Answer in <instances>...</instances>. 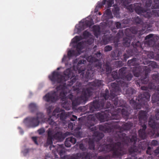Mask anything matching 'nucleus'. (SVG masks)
Instances as JSON below:
<instances>
[{
	"label": "nucleus",
	"instance_id": "1",
	"mask_svg": "<svg viewBox=\"0 0 159 159\" xmlns=\"http://www.w3.org/2000/svg\"><path fill=\"white\" fill-rule=\"evenodd\" d=\"M111 75L113 80H116V82L111 84L112 91L109 94V90L106 89L105 91L100 93V98L94 100L92 102L81 108L83 110H87V112H93L96 109H100L103 108L104 105L105 100L109 98L111 100L113 104L116 107H118L115 110L116 111L112 112L111 114L112 118L115 119L116 120H119L121 118V115L127 120L130 118V113L128 109L125 107V102L123 99L119 100L117 95L120 94L121 92L120 87H122L124 89L128 87V83L125 82L126 80L129 81L131 80L133 76L132 74L129 73L127 71L126 67H123L120 68L118 71V75L117 71H113Z\"/></svg>",
	"mask_w": 159,
	"mask_h": 159
},
{
	"label": "nucleus",
	"instance_id": "2",
	"mask_svg": "<svg viewBox=\"0 0 159 159\" xmlns=\"http://www.w3.org/2000/svg\"><path fill=\"white\" fill-rule=\"evenodd\" d=\"M71 77L70 80L68 82L67 84L64 83L63 85L60 84L57 87L56 89L57 91L61 90L59 95L58 92H54L47 94L43 98L44 99L48 102H56L59 98L63 102L62 106L64 107V103L65 105L67 103L66 101V96L67 91L69 90L67 86H71L78 79V75L75 76L73 72L70 68H68L64 72L63 75H61L59 72L54 71L51 75H49V78L53 84L55 83H63Z\"/></svg>",
	"mask_w": 159,
	"mask_h": 159
},
{
	"label": "nucleus",
	"instance_id": "3",
	"mask_svg": "<svg viewBox=\"0 0 159 159\" xmlns=\"http://www.w3.org/2000/svg\"><path fill=\"white\" fill-rule=\"evenodd\" d=\"M117 123L119 128L115 129H118L119 131H116V133L115 134L113 138L110 139L109 141L112 142L114 140L119 141L114 143L100 145L98 147V151L99 152H111L112 156L114 158H120L125 154L124 149V145L125 144L123 143V140L122 136H119L120 134L121 133L125 134L123 132V130H127L130 129L132 126V124L130 123H126L124 124L122 127L120 126L118 121H116ZM125 136L131 138V136Z\"/></svg>",
	"mask_w": 159,
	"mask_h": 159
},
{
	"label": "nucleus",
	"instance_id": "4",
	"mask_svg": "<svg viewBox=\"0 0 159 159\" xmlns=\"http://www.w3.org/2000/svg\"><path fill=\"white\" fill-rule=\"evenodd\" d=\"M132 45L133 48L132 49H127V54L125 53L123 56L122 60L125 61L130 57L135 55L136 58H134L128 60V64L129 66H136L134 67L133 73L134 76L139 77L140 75L141 67L139 66L140 64H142L143 61V58L141 57V51L142 50V44L139 41L134 40L132 42Z\"/></svg>",
	"mask_w": 159,
	"mask_h": 159
},
{
	"label": "nucleus",
	"instance_id": "5",
	"mask_svg": "<svg viewBox=\"0 0 159 159\" xmlns=\"http://www.w3.org/2000/svg\"><path fill=\"white\" fill-rule=\"evenodd\" d=\"M103 81L102 80H95L91 82L88 83L89 86L83 90L81 95L74 99V97L72 94L67 96V98L70 99L72 102L73 106H75L80 104H84L86 102L88 99L95 92L94 90L97 88L103 85Z\"/></svg>",
	"mask_w": 159,
	"mask_h": 159
},
{
	"label": "nucleus",
	"instance_id": "6",
	"mask_svg": "<svg viewBox=\"0 0 159 159\" xmlns=\"http://www.w3.org/2000/svg\"><path fill=\"white\" fill-rule=\"evenodd\" d=\"M120 136H122L123 140V143L125 144V146H128L129 143L132 144V146L129 149V152L131 154L135 155L137 152L139 153L142 150H144L147 149L146 153L147 154L151 155L153 153L152 149L149 146V143L146 141H143L139 142L138 146H136L137 142V135L136 134L131 136V138L125 136V134L121 133H119Z\"/></svg>",
	"mask_w": 159,
	"mask_h": 159
},
{
	"label": "nucleus",
	"instance_id": "7",
	"mask_svg": "<svg viewBox=\"0 0 159 159\" xmlns=\"http://www.w3.org/2000/svg\"><path fill=\"white\" fill-rule=\"evenodd\" d=\"M119 127L116 121L111 120V121L106 123L103 125H99L93 127L92 126L89 129L93 132V136L95 137V138L96 140L97 139V141L98 142L104 136L103 133L97 131L98 129L102 131L105 133H110L115 132V129L118 128Z\"/></svg>",
	"mask_w": 159,
	"mask_h": 159
},
{
	"label": "nucleus",
	"instance_id": "8",
	"mask_svg": "<svg viewBox=\"0 0 159 159\" xmlns=\"http://www.w3.org/2000/svg\"><path fill=\"white\" fill-rule=\"evenodd\" d=\"M62 131V129L58 127H56L54 129L52 127H50L47 130L48 138L46 146L50 145L49 147L50 150L52 149V147H54V146L52 145L53 139L61 141L69 133V132H66L63 134Z\"/></svg>",
	"mask_w": 159,
	"mask_h": 159
},
{
	"label": "nucleus",
	"instance_id": "9",
	"mask_svg": "<svg viewBox=\"0 0 159 159\" xmlns=\"http://www.w3.org/2000/svg\"><path fill=\"white\" fill-rule=\"evenodd\" d=\"M107 111L106 110L105 112H98L95 114V116L93 115H89L87 118V121L85 123V125L88 128H90L94 126L97 123V118L101 122H103L105 121H107L109 120H116L115 119L112 118V116L111 114L112 112L110 111L107 115Z\"/></svg>",
	"mask_w": 159,
	"mask_h": 159
},
{
	"label": "nucleus",
	"instance_id": "10",
	"mask_svg": "<svg viewBox=\"0 0 159 159\" xmlns=\"http://www.w3.org/2000/svg\"><path fill=\"white\" fill-rule=\"evenodd\" d=\"M152 82H150L148 85V88L150 89H154L157 91L152 96V102L154 103L157 101V106L159 107V85L155 86V84L159 83V74H155L152 75ZM155 117L157 120H159V107L156 109Z\"/></svg>",
	"mask_w": 159,
	"mask_h": 159
},
{
	"label": "nucleus",
	"instance_id": "11",
	"mask_svg": "<svg viewBox=\"0 0 159 159\" xmlns=\"http://www.w3.org/2000/svg\"><path fill=\"white\" fill-rule=\"evenodd\" d=\"M150 95L148 92H144L140 93L135 98L136 101L132 99L130 101V103L134 109H140L142 107L145 106L148 107V102L149 101Z\"/></svg>",
	"mask_w": 159,
	"mask_h": 159
},
{
	"label": "nucleus",
	"instance_id": "12",
	"mask_svg": "<svg viewBox=\"0 0 159 159\" xmlns=\"http://www.w3.org/2000/svg\"><path fill=\"white\" fill-rule=\"evenodd\" d=\"M86 63V61L85 60H80L78 63L77 66V69L78 70L79 74L81 73L80 75V77L84 79V80L85 82H88L89 80L93 79L94 75V71L92 70V69H90V70H87L86 74L84 75V72L85 68V66L83 65L81 66V65H84Z\"/></svg>",
	"mask_w": 159,
	"mask_h": 159
},
{
	"label": "nucleus",
	"instance_id": "13",
	"mask_svg": "<svg viewBox=\"0 0 159 159\" xmlns=\"http://www.w3.org/2000/svg\"><path fill=\"white\" fill-rule=\"evenodd\" d=\"M102 55L100 51L94 53L93 56H90L87 58V60L90 63H94L95 67L101 69L102 68V63L100 62L102 59Z\"/></svg>",
	"mask_w": 159,
	"mask_h": 159
},
{
	"label": "nucleus",
	"instance_id": "14",
	"mask_svg": "<svg viewBox=\"0 0 159 159\" xmlns=\"http://www.w3.org/2000/svg\"><path fill=\"white\" fill-rule=\"evenodd\" d=\"M148 39V40L145 42V45L149 47H152L154 49V50L155 51H157V49L156 46L158 43L156 45V43L159 39V37L156 35L154 36L153 34H150L145 37V40Z\"/></svg>",
	"mask_w": 159,
	"mask_h": 159
},
{
	"label": "nucleus",
	"instance_id": "15",
	"mask_svg": "<svg viewBox=\"0 0 159 159\" xmlns=\"http://www.w3.org/2000/svg\"><path fill=\"white\" fill-rule=\"evenodd\" d=\"M96 156V154L94 152H84L77 154L75 156H70L68 159H92Z\"/></svg>",
	"mask_w": 159,
	"mask_h": 159
},
{
	"label": "nucleus",
	"instance_id": "16",
	"mask_svg": "<svg viewBox=\"0 0 159 159\" xmlns=\"http://www.w3.org/2000/svg\"><path fill=\"white\" fill-rule=\"evenodd\" d=\"M141 4L140 3H136L134 11L135 12L139 15H142L147 18H150L151 16V12L148 11V10L145 9L141 7Z\"/></svg>",
	"mask_w": 159,
	"mask_h": 159
},
{
	"label": "nucleus",
	"instance_id": "17",
	"mask_svg": "<svg viewBox=\"0 0 159 159\" xmlns=\"http://www.w3.org/2000/svg\"><path fill=\"white\" fill-rule=\"evenodd\" d=\"M59 111V109H55L53 111L52 115L57 118L59 117L60 120L64 123L66 121V119L70 116V114L69 113H66L64 111H62L61 113H58Z\"/></svg>",
	"mask_w": 159,
	"mask_h": 159
},
{
	"label": "nucleus",
	"instance_id": "18",
	"mask_svg": "<svg viewBox=\"0 0 159 159\" xmlns=\"http://www.w3.org/2000/svg\"><path fill=\"white\" fill-rule=\"evenodd\" d=\"M139 29L138 26H137L136 27H132L130 28H127L125 30V33L127 35H129L131 33L134 34H136L137 33H138L139 36L140 38L141 35L143 34L145 32V30H142V28Z\"/></svg>",
	"mask_w": 159,
	"mask_h": 159
},
{
	"label": "nucleus",
	"instance_id": "19",
	"mask_svg": "<svg viewBox=\"0 0 159 159\" xmlns=\"http://www.w3.org/2000/svg\"><path fill=\"white\" fill-rule=\"evenodd\" d=\"M134 23L136 24L140 25V28H142V30H144L146 29L150 28L152 26L148 22L144 23L142 19L139 16L135 17L133 19Z\"/></svg>",
	"mask_w": 159,
	"mask_h": 159
},
{
	"label": "nucleus",
	"instance_id": "20",
	"mask_svg": "<svg viewBox=\"0 0 159 159\" xmlns=\"http://www.w3.org/2000/svg\"><path fill=\"white\" fill-rule=\"evenodd\" d=\"M108 99H109L110 101H111V102H112L111 103V102L110 101H107V103H106V108H111V110H108V112L107 111V113H109V112H110V111H111V112H114L113 111H114L115 109L116 108V107H115V106L114 105H113V104H112V103L113 104V103L111 101V100H109V98H107V99L106 100H105L104 104H105V102H106V101L107 100H108ZM84 107V106L81 107H79V109L81 111H82V112H84L85 114V113H92L94 111H97V110H100L101 109H103V108H104L105 107L104 105L103 107V108H100V109H96L95 110L93 111V112H87L86 111H87V110H82L81 109V108L82 107Z\"/></svg>",
	"mask_w": 159,
	"mask_h": 159
},
{
	"label": "nucleus",
	"instance_id": "21",
	"mask_svg": "<svg viewBox=\"0 0 159 159\" xmlns=\"http://www.w3.org/2000/svg\"><path fill=\"white\" fill-rule=\"evenodd\" d=\"M116 38L111 34L109 33L108 34H105L102 36V42L105 44H107L109 43H115Z\"/></svg>",
	"mask_w": 159,
	"mask_h": 159
},
{
	"label": "nucleus",
	"instance_id": "22",
	"mask_svg": "<svg viewBox=\"0 0 159 159\" xmlns=\"http://www.w3.org/2000/svg\"><path fill=\"white\" fill-rule=\"evenodd\" d=\"M148 112L145 111H140L138 114V119L140 123L147 122Z\"/></svg>",
	"mask_w": 159,
	"mask_h": 159
},
{
	"label": "nucleus",
	"instance_id": "23",
	"mask_svg": "<svg viewBox=\"0 0 159 159\" xmlns=\"http://www.w3.org/2000/svg\"><path fill=\"white\" fill-rule=\"evenodd\" d=\"M25 120L28 121L30 126L33 127L38 126L40 121L36 117H29Z\"/></svg>",
	"mask_w": 159,
	"mask_h": 159
},
{
	"label": "nucleus",
	"instance_id": "24",
	"mask_svg": "<svg viewBox=\"0 0 159 159\" xmlns=\"http://www.w3.org/2000/svg\"><path fill=\"white\" fill-rule=\"evenodd\" d=\"M149 79L148 76L146 75H143L141 76L139 80L136 81V84L138 86H140V84H146L148 83Z\"/></svg>",
	"mask_w": 159,
	"mask_h": 159
},
{
	"label": "nucleus",
	"instance_id": "25",
	"mask_svg": "<svg viewBox=\"0 0 159 159\" xmlns=\"http://www.w3.org/2000/svg\"><path fill=\"white\" fill-rule=\"evenodd\" d=\"M142 129H140L138 131V134L139 137L142 139H145L147 137V134L146 132V130L147 129V125L145 124H143L142 126Z\"/></svg>",
	"mask_w": 159,
	"mask_h": 159
},
{
	"label": "nucleus",
	"instance_id": "26",
	"mask_svg": "<svg viewBox=\"0 0 159 159\" xmlns=\"http://www.w3.org/2000/svg\"><path fill=\"white\" fill-rule=\"evenodd\" d=\"M76 142V139L73 137H70L66 139L65 142V146L68 148L70 147L71 146V143L75 144Z\"/></svg>",
	"mask_w": 159,
	"mask_h": 159
},
{
	"label": "nucleus",
	"instance_id": "27",
	"mask_svg": "<svg viewBox=\"0 0 159 159\" xmlns=\"http://www.w3.org/2000/svg\"><path fill=\"white\" fill-rule=\"evenodd\" d=\"M143 64L144 65H148V66L152 67V68H155L157 67L158 65L155 61H149L148 59L144 58L143 62Z\"/></svg>",
	"mask_w": 159,
	"mask_h": 159
},
{
	"label": "nucleus",
	"instance_id": "28",
	"mask_svg": "<svg viewBox=\"0 0 159 159\" xmlns=\"http://www.w3.org/2000/svg\"><path fill=\"white\" fill-rule=\"evenodd\" d=\"M148 125L152 129H155L157 126H159V124L157 123L154 116H150L148 121Z\"/></svg>",
	"mask_w": 159,
	"mask_h": 159
},
{
	"label": "nucleus",
	"instance_id": "29",
	"mask_svg": "<svg viewBox=\"0 0 159 159\" xmlns=\"http://www.w3.org/2000/svg\"><path fill=\"white\" fill-rule=\"evenodd\" d=\"M91 25V21L89 20H86L84 22L80 23L79 28L80 30H83Z\"/></svg>",
	"mask_w": 159,
	"mask_h": 159
},
{
	"label": "nucleus",
	"instance_id": "30",
	"mask_svg": "<svg viewBox=\"0 0 159 159\" xmlns=\"http://www.w3.org/2000/svg\"><path fill=\"white\" fill-rule=\"evenodd\" d=\"M142 50L141 51V57L142 58H143V59L144 58H146L148 59V58H149L150 59L155 58V57L154 56L153 52H148L147 55L145 54L144 55L143 54V52H144V50H143V48L142 47Z\"/></svg>",
	"mask_w": 159,
	"mask_h": 159
},
{
	"label": "nucleus",
	"instance_id": "31",
	"mask_svg": "<svg viewBox=\"0 0 159 159\" xmlns=\"http://www.w3.org/2000/svg\"><path fill=\"white\" fill-rule=\"evenodd\" d=\"M107 0H103L99 4V6L101 7L104 5L106 2H107V4L108 7H111L112 4L114 3L113 0H108L107 1Z\"/></svg>",
	"mask_w": 159,
	"mask_h": 159
},
{
	"label": "nucleus",
	"instance_id": "32",
	"mask_svg": "<svg viewBox=\"0 0 159 159\" xmlns=\"http://www.w3.org/2000/svg\"><path fill=\"white\" fill-rule=\"evenodd\" d=\"M29 109L31 112L34 113L37 110L38 107L35 103H31L29 106Z\"/></svg>",
	"mask_w": 159,
	"mask_h": 159
},
{
	"label": "nucleus",
	"instance_id": "33",
	"mask_svg": "<svg viewBox=\"0 0 159 159\" xmlns=\"http://www.w3.org/2000/svg\"><path fill=\"white\" fill-rule=\"evenodd\" d=\"M76 49L77 53L80 55L81 53V50L83 48V43L82 42L79 43L75 46Z\"/></svg>",
	"mask_w": 159,
	"mask_h": 159
},
{
	"label": "nucleus",
	"instance_id": "34",
	"mask_svg": "<svg viewBox=\"0 0 159 159\" xmlns=\"http://www.w3.org/2000/svg\"><path fill=\"white\" fill-rule=\"evenodd\" d=\"M79 55L78 53H77L76 51L75 50H70L68 52L67 56L70 59V57L76 56Z\"/></svg>",
	"mask_w": 159,
	"mask_h": 159
},
{
	"label": "nucleus",
	"instance_id": "35",
	"mask_svg": "<svg viewBox=\"0 0 159 159\" xmlns=\"http://www.w3.org/2000/svg\"><path fill=\"white\" fill-rule=\"evenodd\" d=\"M82 84L80 82H77L76 84V86H74L73 89L74 91H75L78 93L80 91L82 86Z\"/></svg>",
	"mask_w": 159,
	"mask_h": 159
},
{
	"label": "nucleus",
	"instance_id": "36",
	"mask_svg": "<svg viewBox=\"0 0 159 159\" xmlns=\"http://www.w3.org/2000/svg\"><path fill=\"white\" fill-rule=\"evenodd\" d=\"M94 141V139H89L88 141L89 148L91 150H94L95 149Z\"/></svg>",
	"mask_w": 159,
	"mask_h": 159
},
{
	"label": "nucleus",
	"instance_id": "37",
	"mask_svg": "<svg viewBox=\"0 0 159 159\" xmlns=\"http://www.w3.org/2000/svg\"><path fill=\"white\" fill-rule=\"evenodd\" d=\"M132 39L131 40L129 37H125L123 39V44L125 47H129L130 46L131 42Z\"/></svg>",
	"mask_w": 159,
	"mask_h": 159
},
{
	"label": "nucleus",
	"instance_id": "38",
	"mask_svg": "<svg viewBox=\"0 0 159 159\" xmlns=\"http://www.w3.org/2000/svg\"><path fill=\"white\" fill-rule=\"evenodd\" d=\"M58 148L57 152L58 154L62 156L65 152L63 144L59 145Z\"/></svg>",
	"mask_w": 159,
	"mask_h": 159
},
{
	"label": "nucleus",
	"instance_id": "39",
	"mask_svg": "<svg viewBox=\"0 0 159 159\" xmlns=\"http://www.w3.org/2000/svg\"><path fill=\"white\" fill-rule=\"evenodd\" d=\"M121 52L120 51L114 52L112 53L111 55L114 60L118 59Z\"/></svg>",
	"mask_w": 159,
	"mask_h": 159
},
{
	"label": "nucleus",
	"instance_id": "40",
	"mask_svg": "<svg viewBox=\"0 0 159 159\" xmlns=\"http://www.w3.org/2000/svg\"><path fill=\"white\" fill-rule=\"evenodd\" d=\"M135 91V90L133 89L129 88L126 90L125 94L127 97H129L131 96Z\"/></svg>",
	"mask_w": 159,
	"mask_h": 159
},
{
	"label": "nucleus",
	"instance_id": "41",
	"mask_svg": "<svg viewBox=\"0 0 159 159\" xmlns=\"http://www.w3.org/2000/svg\"><path fill=\"white\" fill-rule=\"evenodd\" d=\"M80 129V128L77 127L74 130V135L77 138L81 137L82 133L79 131Z\"/></svg>",
	"mask_w": 159,
	"mask_h": 159
},
{
	"label": "nucleus",
	"instance_id": "42",
	"mask_svg": "<svg viewBox=\"0 0 159 159\" xmlns=\"http://www.w3.org/2000/svg\"><path fill=\"white\" fill-rule=\"evenodd\" d=\"M44 115L43 114L40 112H38L36 113V118L40 121H42L44 119Z\"/></svg>",
	"mask_w": 159,
	"mask_h": 159
},
{
	"label": "nucleus",
	"instance_id": "43",
	"mask_svg": "<svg viewBox=\"0 0 159 159\" xmlns=\"http://www.w3.org/2000/svg\"><path fill=\"white\" fill-rule=\"evenodd\" d=\"M135 3L134 4H131L126 7V9L130 12H133L135 7Z\"/></svg>",
	"mask_w": 159,
	"mask_h": 159
},
{
	"label": "nucleus",
	"instance_id": "44",
	"mask_svg": "<svg viewBox=\"0 0 159 159\" xmlns=\"http://www.w3.org/2000/svg\"><path fill=\"white\" fill-rule=\"evenodd\" d=\"M82 39V37L81 36H75L72 40V41L73 43H76L79 41H80Z\"/></svg>",
	"mask_w": 159,
	"mask_h": 159
},
{
	"label": "nucleus",
	"instance_id": "45",
	"mask_svg": "<svg viewBox=\"0 0 159 159\" xmlns=\"http://www.w3.org/2000/svg\"><path fill=\"white\" fill-rule=\"evenodd\" d=\"M123 34V32L122 30H119V32L117 33L116 34V37H117L116 40V42H118L119 41V39L121 37Z\"/></svg>",
	"mask_w": 159,
	"mask_h": 159
},
{
	"label": "nucleus",
	"instance_id": "46",
	"mask_svg": "<svg viewBox=\"0 0 159 159\" xmlns=\"http://www.w3.org/2000/svg\"><path fill=\"white\" fill-rule=\"evenodd\" d=\"M143 70L144 71V75H146L148 76V74L151 70L150 67L149 66H145L143 68Z\"/></svg>",
	"mask_w": 159,
	"mask_h": 159
},
{
	"label": "nucleus",
	"instance_id": "47",
	"mask_svg": "<svg viewBox=\"0 0 159 159\" xmlns=\"http://www.w3.org/2000/svg\"><path fill=\"white\" fill-rule=\"evenodd\" d=\"M119 10L120 9L119 7H116L113 10V12L114 15L116 16V17L118 16L119 15Z\"/></svg>",
	"mask_w": 159,
	"mask_h": 159
},
{
	"label": "nucleus",
	"instance_id": "48",
	"mask_svg": "<svg viewBox=\"0 0 159 159\" xmlns=\"http://www.w3.org/2000/svg\"><path fill=\"white\" fill-rule=\"evenodd\" d=\"M48 124L52 126H55L57 125V123L54 122L52 119L51 117H50L48 119Z\"/></svg>",
	"mask_w": 159,
	"mask_h": 159
},
{
	"label": "nucleus",
	"instance_id": "49",
	"mask_svg": "<svg viewBox=\"0 0 159 159\" xmlns=\"http://www.w3.org/2000/svg\"><path fill=\"white\" fill-rule=\"evenodd\" d=\"M83 35L84 39H87L91 35V34L87 30H86L83 32Z\"/></svg>",
	"mask_w": 159,
	"mask_h": 159
},
{
	"label": "nucleus",
	"instance_id": "50",
	"mask_svg": "<svg viewBox=\"0 0 159 159\" xmlns=\"http://www.w3.org/2000/svg\"><path fill=\"white\" fill-rule=\"evenodd\" d=\"M151 13V16L153 15L156 16H159V10H153L152 12Z\"/></svg>",
	"mask_w": 159,
	"mask_h": 159
},
{
	"label": "nucleus",
	"instance_id": "51",
	"mask_svg": "<svg viewBox=\"0 0 159 159\" xmlns=\"http://www.w3.org/2000/svg\"><path fill=\"white\" fill-rule=\"evenodd\" d=\"M112 46L110 45H107L105 47L104 51L105 52L110 51L112 50Z\"/></svg>",
	"mask_w": 159,
	"mask_h": 159
},
{
	"label": "nucleus",
	"instance_id": "52",
	"mask_svg": "<svg viewBox=\"0 0 159 159\" xmlns=\"http://www.w3.org/2000/svg\"><path fill=\"white\" fill-rule=\"evenodd\" d=\"M157 2H156L154 5L152 4V9H159V0H157Z\"/></svg>",
	"mask_w": 159,
	"mask_h": 159
},
{
	"label": "nucleus",
	"instance_id": "53",
	"mask_svg": "<svg viewBox=\"0 0 159 159\" xmlns=\"http://www.w3.org/2000/svg\"><path fill=\"white\" fill-rule=\"evenodd\" d=\"M93 29L95 32H100V28L99 26L94 25L93 26Z\"/></svg>",
	"mask_w": 159,
	"mask_h": 159
},
{
	"label": "nucleus",
	"instance_id": "54",
	"mask_svg": "<svg viewBox=\"0 0 159 159\" xmlns=\"http://www.w3.org/2000/svg\"><path fill=\"white\" fill-rule=\"evenodd\" d=\"M105 67L107 72H110L111 70V68L110 66L107 64L105 65Z\"/></svg>",
	"mask_w": 159,
	"mask_h": 159
},
{
	"label": "nucleus",
	"instance_id": "55",
	"mask_svg": "<svg viewBox=\"0 0 159 159\" xmlns=\"http://www.w3.org/2000/svg\"><path fill=\"white\" fill-rule=\"evenodd\" d=\"M152 5V0H148L145 3V6L147 7H150Z\"/></svg>",
	"mask_w": 159,
	"mask_h": 159
},
{
	"label": "nucleus",
	"instance_id": "56",
	"mask_svg": "<svg viewBox=\"0 0 159 159\" xmlns=\"http://www.w3.org/2000/svg\"><path fill=\"white\" fill-rule=\"evenodd\" d=\"M115 25L117 29H120L121 27V24L119 22H116Z\"/></svg>",
	"mask_w": 159,
	"mask_h": 159
},
{
	"label": "nucleus",
	"instance_id": "57",
	"mask_svg": "<svg viewBox=\"0 0 159 159\" xmlns=\"http://www.w3.org/2000/svg\"><path fill=\"white\" fill-rule=\"evenodd\" d=\"M79 147L80 149L82 151H85L86 150V148L84 147V145L82 143H80L79 144Z\"/></svg>",
	"mask_w": 159,
	"mask_h": 159
},
{
	"label": "nucleus",
	"instance_id": "58",
	"mask_svg": "<svg viewBox=\"0 0 159 159\" xmlns=\"http://www.w3.org/2000/svg\"><path fill=\"white\" fill-rule=\"evenodd\" d=\"M151 144L153 146H156L158 145V142L157 141L154 140L152 141Z\"/></svg>",
	"mask_w": 159,
	"mask_h": 159
},
{
	"label": "nucleus",
	"instance_id": "59",
	"mask_svg": "<svg viewBox=\"0 0 159 159\" xmlns=\"http://www.w3.org/2000/svg\"><path fill=\"white\" fill-rule=\"evenodd\" d=\"M110 156H107L105 157H103L102 156H99L97 159H110Z\"/></svg>",
	"mask_w": 159,
	"mask_h": 159
},
{
	"label": "nucleus",
	"instance_id": "60",
	"mask_svg": "<svg viewBox=\"0 0 159 159\" xmlns=\"http://www.w3.org/2000/svg\"><path fill=\"white\" fill-rule=\"evenodd\" d=\"M39 134H42L44 133L45 132V130L43 128H40L38 130Z\"/></svg>",
	"mask_w": 159,
	"mask_h": 159
},
{
	"label": "nucleus",
	"instance_id": "61",
	"mask_svg": "<svg viewBox=\"0 0 159 159\" xmlns=\"http://www.w3.org/2000/svg\"><path fill=\"white\" fill-rule=\"evenodd\" d=\"M77 117L76 116L73 115L72 116V117H70V119L72 121H74L77 120Z\"/></svg>",
	"mask_w": 159,
	"mask_h": 159
},
{
	"label": "nucleus",
	"instance_id": "62",
	"mask_svg": "<svg viewBox=\"0 0 159 159\" xmlns=\"http://www.w3.org/2000/svg\"><path fill=\"white\" fill-rule=\"evenodd\" d=\"M33 140L34 141L35 144L37 145H38V143L37 142V137H33L32 138Z\"/></svg>",
	"mask_w": 159,
	"mask_h": 159
},
{
	"label": "nucleus",
	"instance_id": "63",
	"mask_svg": "<svg viewBox=\"0 0 159 159\" xmlns=\"http://www.w3.org/2000/svg\"><path fill=\"white\" fill-rule=\"evenodd\" d=\"M68 127L69 128H70L71 130H72L73 129V123H69L68 125Z\"/></svg>",
	"mask_w": 159,
	"mask_h": 159
},
{
	"label": "nucleus",
	"instance_id": "64",
	"mask_svg": "<svg viewBox=\"0 0 159 159\" xmlns=\"http://www.w3.org/2000/svg\"><path fill=\"white\" fill-rule=\"evenodd\" d=\"M29 149L28 148H26L24 149L23 151V153L25 154H26L29 152Z\"/></svg>",
	"mask_w": 159,
	"mask_h": 159
}]
</instances>
